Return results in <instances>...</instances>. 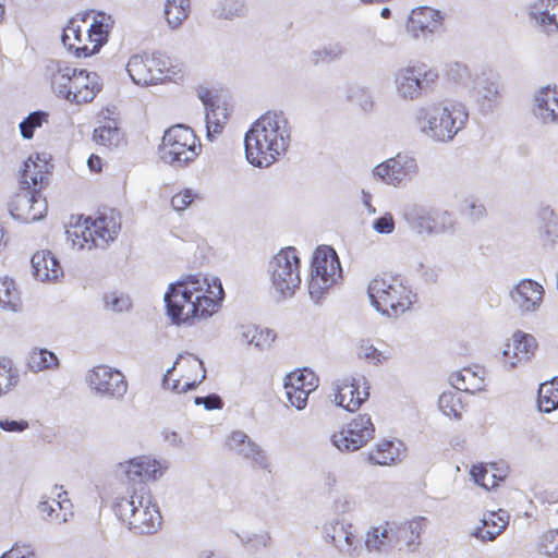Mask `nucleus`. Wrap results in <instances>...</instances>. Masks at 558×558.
Returning a JSON list of instances; mask_svg holds the SVG:
<instances>
[{
    "label": "nucleus",
    "instance_id": "f3484780",
    "mask_svg": "<svg viewBox=\"0 0 558 558\" xmlns=\"http://www.w3.org/2000/svg\"><path fill=\"white\" fill-rule=\"evenodd\" d=\"M8 209L14 219L32 223L46 217L48 205L41 193L20 187L11 196Z\"/></svg>",
    "mask_w": 558,
    "mask_h": 558
},
{
    "label": "nucleus",
    "instance_id": "79ce46f5",
    "mask_svg": "<svg viewBox=\"0 0 558 558\" xmlns=\"http://www.w3.org/2000/svg\"><path fill=\"white\" fill-rule=\"evenodd\" d=\"M130 490L132 495L129 499L125 497L116 498L111 507L117 518L129 529L131 527V521L134 519L136 512L135 498H137V489L132 488Z\"/></svg>",
    "mask_w": 558,
    "mask_h": 558
},
{
    "label": "nucleus",
    "instance_id": "cd10ccee",
    "mask_svg": "<svg viewBox=\"0 0 558 558\" xmlns=\"http://www.w3.org/2000/svg\"><path fill=\"white\" fill-rule=\"evenodd\" d=\"M160 523L161 515L157 505L149 499L144 500V497L141 496L130 530L140 534H149L156 531Z\"/></svg>",
    "mask_w": 558,
    "mask_h": 558
},
{
    "label": "nucleus",
    "instance_id": "58836bf2",
    "mask_svg": "<svg viewBox=\"0 0 558 558\" xmlns=\"http://www.w3.org/2000/svg\"><path fill=\"white\" fill-rule=\"evenodd\" d=\"M400 460V451L391 440H383L369 451L368 461L378 465H390Z\"/></svg>",
    "mask_w": 558,
    "mask_h": 558
},
{
    "label": "nucleus",
    "instance_id": "f03ea898",
    "mask_svg": "<svg viewBox=\"0 0 558 558\" xmlns=\"http://www.w3.org/2000/svg\"><path fill=\"white\" fill-rule=\"evenodd\" d=\"M288 140V120L283 113L267 111L245 133V158L254 167L268 168L286 153Z\"/></svg>",
    "mask_w": 558,
    "mask_h": 558
},
{
    "label": "nucleus",
    "instance_id": "39448f33",
    "mask_svg": "<svg viewBox=\"0 0 558 558\" xmlns=\"http://www.w3.org/2000/svg\"><path fill=\"white\" fill-rule=\"evenodd\" d=\"M367 291L374 307L387 316L399 317L416 302V294L399 275L384 272L376 276Z\"/></svg>",
    "mask_w": 558,
    "mask_h": 558
},
{
    "label": "nucleus",
    "instance_id": "bf43d9fd",
    "mask_svg": "<svg viewBox=\"0 0 558 558\" xmlns=\"http://www.w3.org/2000/svg\"><path fill=\"white\" fill-rule=\"evenodd\" d=\"M88 168L94 172H100L102 169V159L95 154H92L87 160Z\"/></svg>",
    "mask_w": 558,
    "mask_h": 558
},
{
    "label": "nucleus",
    "instance_id": "4d7b16f0",
    "mask_svg": "<svg viewBox=\"0 0 558 558\" xmlns=\"http://www.w3.org/2000/svg\"><path fill=\"white\" fill-rule=\"evenodd\" d=\"M244 11V4L238 0H231L223 4L222 15L227 19H231L234 15H240Z\"/></svg>",
    "mask_w": 558,
    "mask_h": 558
},
{
    "label": "nucleus",
    "instance_id": "4c0bfd02",
    "mask_svg": "<svg viewBox=\"0 0 558 558\" xmlns=\"http://www.w3.org/2000/svg\"><path fill=\"white\" fill-rule=\"evenodd\" d=\"M0 307L16 312L22 308L20 290L15 281L8 277H0Z\"/></svg>",
    "mask_w": 558,
    "mask_h": 558
},
{
    "label": "nucleus",
    "instance_id": "6ab92c4d",
    "mask_svg": "<svg viewBox=\"0 0 558 558\" xmlns=\"http://www.w3.org/2000/svg\"><path fill=\"white\" fill-rule=\"evenodd\" d=\"M120 468L123 470L128 490L136 488L135 485H141L140 490H143L144 483L159 478L167 469L160 461L147 456L130 459L121 463Z\"/></svg>",
    "mask_w": 558,
    "mask_h": 558
},
{
    "label": "nucleus",
    "instance_id": "052dcab7",
    "mask_svg": "<svg viewBox=\"0 0 558 558\" xmlns=\"http://www.w3.org/2000/svg\"><path fill=\"white\" fill-rule=\"evenodd\" d=\"M485 214V208L483 205L478 204H470L469 206V216L472 218H480Z\"/></svg>",
    "mask_w": 558,
    "mask_h": 558
},
{
    "label": "nucleus",
    "instance_id": "c03bdc74",
    "mask_svg": "<svg viewBox=\"0 0 558 558\" xmlns=\"http://www.w3.org/2000/svg\"><path fill=\"white\" fill-rule=\"evenodd\" d=\"M20 380L19 372L8 357H0V397L13 390Z\"/></svg>",
    "mask_w": 558,
    "mask_h": 558
},
{
    "label": "nucleus",
    "instance_id": "680f3d73",
    "mask_svg": "<svg viewBox=\"0 0 558 558\" xmlns=\"http://www.w3.org/2000/svg\"><path fill=\"white\" fill-rule=\"evenodd\" d=\"M344 49L342 47H338L336 51H324L328 57L336 58L343 53Z\"/></svg>",
    "mask_w": 558,
    "mask_h": 558
},
{
    "label": "nucleus",
    "instance_id": "49530a36",
    "mask_svg": "<svg viewBox=\"0 0 558 558\" xmlns=\"http://www.w3.org/2000/svg\"><path fill=\"white\" fill-rule=\"evenodd\" d=\"M495 468L493 465L486 466L483 464L473 465L471 469V475L476 484L484 487L485 489H492L498 485V480L495 474Z\"/></svg>",
    "mask_w": 558,
    "mask_h": 558
},
{
    "label": "nucleus",
    "instance_id": "f704fd0d",
    "mask_svg": "<svg viewBox=\"0 0 558 558\" xmlns=\"http://www.w3.org/2000/svg\"><path fill=\"white\" fill-rule=\"evenodd\" d=\"M532 13L545 31H558V0H538Z\"/></svg>",
    "mask_w": 558,
    "mask_h": 558
},
{
    "label": "nucleus",
    "instance_id": "ea45409f",
    "mask_svg": "<svg viewBox=\"0 0 558 558\" xmlns=\"http://www.w3.org/2000/svg\"><path fill=\"white\" fill-rule=\"evenodd\" d=\"M190 0H167L165 17L171 28L180 27L190 14Z\"/></svg>",
    "mask_w": 558,
    "mask_h": 558
},
{
    "label": "nucleus",
    "instance_id": "b1692460",
    "mask_svg": "<svg viewBox=\"0 0 558 558\" xmlns=\"http://www.w3.org/2000/svg\"><path fill=\"white\" fill-rule=\"evenodd\" d=\"M537 344L533 336L517 331L505 344L502 351V364L511 369L524 362H527L535 352Z\"/></svg>",
    "mask_w": 558,
    "mask_h": 558
},
{
    "label": "nucleus",
    "instance_id": "423d86ee",
    "mask_svg": "<svg viewBox=\"0 0 558 558\" xmlns=\"http://www.w3.org/2000/svg\"><path fill=\"white\" fill-rule=\"evenodd\" d=\"M121 222L113 213L101 214L96 218L78 216L71 220L66 236L78 250L105 247L119 234Z\"/></svg>",
    "mask_w": 558,
    "mask_h": 558
},
{
    "label": "nucleus",
    "instance_id": "f8f14e48",
    "mask_svg": "<svg viewBox=\"0 0 558 558\" xmlns=\"http://www.w3.org/2000/svg\"><path fill=\"white\" fill-rule=\"evenodd\" d=\"M270 278L282 295H292L301 283V260L293 246L281 248L270 262Z\"/></svg>",
    "mask_w": 558,
    "mask_h": 558
},
{
    "label": "nucleus",
    "instance_id": "5701e85b",
    "mask_svg": "<svg viewBox=\"0 0 558 558\" xmlns=\"http://www.w3.org/2000/svg\"><path fill=\"white\" fill-rule=\"evenodd\" d=\"M417 172V165L413 157L398 154L374 169V175L378 177L385 183L399 185L403 181L410 180Z\"/></svg>",
    "mask_w": 558,
    "mask_h": 558
},
{
    "label": "nucleus",
    "instance_id": "f257e3e1",
    "mask_svg": "<svg viewBox=\"0 0 558 558\" xmlns=\"http://www.w3.org/2000/svg\"><path fill=\"white\" fill-rule=\"evenodd\" d=\"M225 300L220 279L187 275L165 293L167 315L177 325H193L215 315Z\"/></svg>",
    "mask_w": 558,
    "mask_h": 558
},
{
    "label": "nucleus",
    "instance_id": "393cba45",
    "mask_svg": "<svg viewBox=\"0 0 558 558\" xmlns=\"http://www.w3.org/2000/svg\"><path fill=\"white\" fill-rule=\"evenodd\" d=\"M441 24L442 16L439 11L429 7H418L411 11L405 28L411 36L418 38L437 32Z\"/></svg>",
    "mask_w": 558,
    "mask_h": 558
},
{
    "label": "nucleus",
    "instance_id": "864d4df0",
    "mask_svg": "<svg viewBox=\"0 0 558 558\" xmlns=\"http://www.w3.org/2000/svg\"><path fill=\"white\" fill-rule=\"evenodd\" d=\"M373 228L378 233L389 234L395 230V219L390 213H386L384 216L377 218Z\"/></svg>",
    "mask_w": 558,
    "mask_h": 558
},
{
    "label": "nucleus",
    "instance_id": "6e6552de",
    "mask_svg": "<svg viewBox=\"0 0 558 558\" xmlns=\"http://www.w3.org/2000/svg\"><path fill=\"white\" fill-rule=\"evenodd\" d=\"M201 150L198 137L190 126L183 124L169 128L159 146L161 159L175 167L187 166L195 160Z\"/></svg>",
    "mask_w": 558,
    "mask_h": 558
},
{
    "label": "nucleus",
    "instance_id": "9d476101",
    "mask_svg": "<svg viewBox=\"0 0 558 558\" xmlns=\"http://www.w3.org/2000/svg\"><path fill=\"white\" fill-rule=\"evenodd\" d=\"M342 278V269L336 251L328 245L318 246L311 264L308 292L319 300Z\"/></svg>",
    "mask_w": 558,
    "mask_h": 558
},
{
    "label": "nucleus",
    "instance_id": "603ef678",
    "mask_svg": "<svg viewBox=\"0 0 558 558\" xmlns=\"http://www.w3.org/2000/svg\"><path fill=\"white\" fill-rule=\"evenodd\" d=\"M0 558H37L34 548L27 544H14Z\"/></svg>",
    "mask_w": 558,
    "mask_h": 558
},
{
    "label": "nucleus",
    "instance_id": "a878e982",
    "mask_svg": "<svg viewBox=\"0 0 558 558\" xmlns=\"http://www.w3.org/2000/svg\"><path fill=\"white\" fill-rule=\"evenodd\" d=\"M325 538L341 553L352 555L359 543L356 529L343 520L335 521L324 529Z\"/></svg>",
    "mask_w": 558,
    "mask_h": 558
},
{
    "label": "nucleus",
    "instance_id": "13d9d810",
    "mask_svg": "<svg viewBox=\"0 0 558 558\" xmlns=\"http://www.w3.org/2000/svg\"><path fill=\"white\" fill-rule=\"evenodd\" d=\"M546 235L550 243H555L558 240V220H549L546 225Z\"/></svg>",
    "mask_w": 558,
    "mask_h": 558
},
{
    "label": "nucleus",
    "instance_id": "4be33fe9",
    "mask_svg": "<svg viewBox=\"0 0 558 558\" xmlns=\"http://www.w3.org/2000/svg\"><path fill=\"white\" fill-rule=\"evenodd\" d=\"M52 168V163L45 156H29L20 171L19 186L41 193L49 182Z\"/></svg>",
    "mask_w": 558,
    "mask_h": 558
},
{
    "label": "nucleus",
    "instance_id": "338daca9",
    "mask_svg": "<svg viewBox=\"0 0 558 558\" xmlns=\"http://www.w3.org/2000/svg\"><path fill=\"white\" fill-rule=\"evenodd\" d=\"M117 300L112 302V306L116 307Z\"/></svg>",
    "mask_w": 558,
    "mask_h": 558
},
{
    "label": "nucleus",
    "instance_id": "412c9836",
    "mask_svg": "<svg viewBox=\"0 0 558 558\" xmlns=\"http://www.w3.org/2000/svg\"><path fill=\"white\" fill-rule=\"evenodd\" d=\"M89 387L97 393L106 397H122L128 389L124 375L107 365L95 366L87 375Z\"/></svg>",
    "mask_w": 558,
    "mask_h": 558
},
{
    "label": "nucleus",
    "instance_id": "bb28decb",
    "mask_svg": "<svg viewBox=\"0 0 558 558\" xmlns=\"http://www.w3.org/2000/svg\"><path fill=\"white\" fill-rule=\"evenodd\" d=\"M73 505L68 496V493L61 489H56L52 496L43 500L38 505L40 514L57 524L66 522L72 515Z\"/></svg>",
    "mask_w": 558,
    "mask_h": 558
},
{
    "label": "nucleus",
    "instance_id": "473e14b6",
    "mask_svg": "<svg viewBox=\"0 0 558 558\" xmlns=\"http://www.w3.org/2000/svg\"><path fill=\"white\" fill-rule=\"evenodd\" d=\"M93 141L109 149L118 148L125 143L124 134L118 126L116 119H107L104 124L94 129Z\"/></svg>",
    "mask_w": 558,
    "mask_h": 558
},
{
    "label": "nucleus",
    "instance_id": "2eb2a0df",
    "mask_svg": "<svg viewBox=\"0 0 558 558\" xmlns=\"http://www.w3.org/2000/svg\"><path fill=\"white\" fill-rule=\"evenodd\" d=\"M375 433L367 414H359L331 436L332 444L341 451H355L365 446Z\"/></svg>",
    "mask_w": 558,
    "mask_h": 558
},
{
    "label": "nucleus",
    "instance_id": "6e6d98bb",
    "mask_svg": "<svg viewBox=\"0 0 558 558\" xmlns=\"http://www.w3.org/2000/svg\"><path fill=\"white\" fill-rule=\"evenodd\" d=\"M195 403L203 404L207 410L221 409L223 405L222 400L217 395H209L207 397H196Z\"/></svg>",
    "mask_w": 558,
    "mask_h": 558
},
{
    "label": "nucleus",
    "instance_id": "72a5a7b5",
    "mask_svg": "<svg viewBox=\"0 0 558 558\" xmlns=\"http://www.w3.org/2000/svg\"><path fill=\"white\" fill-rule=\"evenodd\" d=\"M509 523L508 515L505 511H492L486 514L474 533L482 541H494L499 536Z\"/></svg>",
    "mask_w": 558,
    "mask_h": 558
},
{
    "label": "nucleus",
    "instance_id": "7ed1b4c3",
    "mask_svg": "<svg viewBox=\"0 0 558 558\" xmlns=\"http://www.w3.org/2000/svg\"><path fill=\"white\" fill-rule=\"evenodd\" d=\"M114 20L105 12H84L73 16L63 28L62 43L76 58H88L108 43Z\"/></svg>",
    "mask_w": 558,
    "mask_h": 558
},
{
    "label": "nucleus",
    "instance_id": "1a4fd4ad",
    "mask_svg": "<svg viewBox=\"0 0 558 558\" xmlns=\"http://www.w3.org/2000/svg\"><path fill=\"white\" fill-rule=\"evenodd\" d=\"M421 521L398 524L385 521L371 527L365 536V546L369 551H381L392 547H411L418 543Z\"/></svg>",
    "mask_w": 558,
    "mask_h": 558
},
{
    "label": "nucleus",
    "instance_id": "c756f323",
    "mask_svg": "<svg viewBox=\"0 0 558 558\" xmlns=\"http://www.w3.org/2000/svg\"><path fill=\"white\" fill-rule=\"evenodd\" d=\"M450 383L458 391L476 393L485 389V369L481 366L463 367L450 375Z\"/></svg>",
    "mask_w": 558,
    "mask_h": 558
},
{
    "label": "nucleus",
    "instance_id": "0eeeda50",
    "mask_svg": "<svg viewBox=\"0 0 558 558\" xmlns=\"http://www.w3.org/2000/svg\"><path fill=\"white\" fill-rule=\"evenodd\" d=\"M466 119L468 113L461 107L444 104L424 108L417 117L421 130L441 142L452 140Z\"/></svg>",
    "mask_w": 558,
    "mask_h": 558
},
{
    "label": "nucleus",
    "instance_id": "a19ab883",
    "mask_svg": "<svg viewBox=\"0 0 558 558\" xmlns=\"http://www.w3.org/2000/svg\"><path fill=\"white\" fill-rule=\"evenodd\" d=\"M537 403L539 410L546 413L558 408V377L545 381L539 386Z\"/></svg>",
    "mask_w": 558,
    "mask_h": 558
},
{
    "label": "nucleus",
    "instance_id": "2f4dec72",
    "mask_svg": "<svg viewBox=\"0 0 558 558\" xmlns=\"http://www.w3.org/2000/svg\"><path fill=\"white\" fill-rule=\"evenodd\" d=\"M238 445L245 447L242 448L240 452L244 458L251 460L253 469L269 468L268 459L264 451L255 444H252L247 436L241 432L232 433L228 439V446L230 448H234Z\"/></svg>",
    "mask_w": 558,
    "mask_h": 558
},
{
    "label": "nucleus",
    "instance_id": "69168bd1",
    "mask_svg": "<svg viewBox=\"0 0 558 558\" xmlns=\"http://www.w3.org/2000/svg\"><path fill=\"white\" fill-rule=\"evenodd\" d=\"M367 205H368V207H369L371 211H372V213H375V208H374V207H371V205H369V204H367Z\"/></svg>",
    "mask_w": 558,
    "mask_h": 558
},
{
    "label": "nucleus",
    "instance_id": "37998d69",
    "mask_svg": "<svg viewBox=\"0 0 558 558\" xmlns=\"http://www.w3.org/2000/svg\"><path fill=\"white\" fill-rule=\"evenodd\" d=\"M27 366L35 373L41 372L58 366V357L51 351L33 349L27 356Z\"/></svg>",
    "mask_w": 558,
    "mask_h": 558
},
{
    "label": "nucleus",
    "instance_id": "0e129e2a",
    "mask_svg": "<svg viewBox=\"0 0 558 558\" xmlns=\"http://www.w3.org/2000/svg\"><path fill=\"white\" fill-rule=\"evenodd\" d=\"M4 15V5L2 3H0V20L3 17Z\"/></svg>",
    "mask_w": 558,
    "mask_h": 558
},
{
    "label": "nucleus",
    "instance_id": "c9c22d12",
    "mask_svg": "<svg viewBox=\"0 0 558 558\" xmlns=\"http://www.w3.org/2000/svg\"><path fill=\"white\" fill-rule=\"evenodd\" d=\"M535 101L544 120L558 121V87H543L537 93Z\"/></svg>",
    "mask_w": 558,
    "mask_h": 558
},
{
    "label": "nucleus",
    "instance_id": "7c9ffc66",
    "mask_svg": "<svg viewBox=\"0 0 558 558\" xmlns=\"http://www.w3.org/2000/svg\"><path fill=\"white\" fill-rule=\"evenodd\" d=\"M34 275L41 281H56L63 276V268L50 251L36 252L32 257Z\"/></svg>",
    "mask_w": 558,
    "mask_h": 558
},
{
    "label": "nucleus",
    "instance_id": "3c124183",
    "mask_svg": "<svg viewBox=\"0 0 558 558\" xmlns=\"http://www.w3.org/2000/svg\"><path fill=\"white\" fill-rule=\"evenodd\" d=\"M197 197L191 189H183L171 197V206L177 211H183L192 205Z\"/></svg>",
    "mask_w": 558,
    "mask_h": 558
},
{
    "label": "nucleus",
    "instance_id": "dca6fc26",
    "mask_svg": "<svg viewBox=\"0 0 558 558\" xmlns=\"http://www.w3.org/2000/svg\"><path fill=\"white\" fill-rule=\"evenodd\" d=\"M198 97L206 107L207 136L214 138L220 135L227 126L231 107L226 101L221 90L201 87Z\"/></svg>",
    "mask_w": 558,
    "mask_h": 558
},
{
    "label": "nucleus",
    "instance_id": "de8ad7c7",
    "mask_svg": "<svg viewBox=\"0 0 558 558\" xmlns=\"http://www.w3.org/2000/svg\"><path fill=\"white\" fill-rule=\"evenodd\" d=\"M48 113L44 111L32 112L20 123L21 134L24 138H32L36 129L48 122Z\"/></svg>",
    "mask_w": 558,
    "mask_h": 558
},
{
    "label": "nucleus",
    "instance_id": "e2e57ef3",
    "mask_svg": "<svg viewBox=\"0 0 558 558\" xmlns=\"http://www.w3.org/2000/svg\"><path fill=\"white\" fill-rule=\"evenodd\" d=\"M380 15H381V17H384V19H389V17L391 16V11H390V9H388V8H384V9H381Z\"/></svg>",
    "mask_w": 558,
    "mask_h": 558
},
{
    "label": "nucleus",
    "instance_id": "5fc2aeb1",
    "mask_svg": "<svg viewBox=\"0 0 558 558\" xmlns=\"http://www.w3.org/2000/svg\"><path fill=\"white\" fill-rule=\"evenodd\" d=\"M29 427V423L26 420H1L0 428L8 433H22Z\"/></svg>",
    "mask_w": 558,
    "mask_h": 558
},
{
    "label": "nucleus",
    "instance_id": "9b49d317",
    "mask_svg": "<svg viewBox=\"0 0 558 558\" xmlns=\"http://www.w3.org/2000/svg\"><path fill=\"white\" fill-rule=\"evenodd\" d=\"M170 58L161 52L135 54L130 58L126 70L137 85H154L175 74Z\"/></svg>",
    "mask_w": 558,
    "mask_h": 558
},
{
    "label": "nucleus",
    "instance_id": "aec40b11",
    "mask_svg": "<svg viewBox=\"0 0 558 558\" xmlns=\"http://www.w3.org/2000/svg\"><path fill=\"white\" fill-rule=\"evenodd\" d=\"M368 397L369 385L364 377H347L335 385V403L349 412L357 411Z\"/></svg>",
    "mask_w": 558,
    "mask_h": 558
},
{
    "label": "nucleus",
    "instance_id": "a211bd4d",
    "mask_svg": "<svg viewBox=\"0 0 558 558\" xmlns=\"http://www.w3.org/2000/svg\"><path fill=\"white\" fill-rule=\"evenodd\" d=\"M318 376L307 367L290 372L283 380L286 397L298 410L306 407L310 395L318 388Z\"/></svg>",
    "mask_w": 558,
    "mask_h": 558
},
{
    "label": "nucleus",
    "instance_id": "e433bc0d",
    "mask_svg": "<svg viewBox=\"0 0 558 558\" xmlns=\"http://www.w3.org/2000/svg\"><path fill=\"white\" fill-rule=\"evenodd\" d=\"M354 355L357 360L375 366L381 365L390 359L386 350L377 348L369 339H361L355 343Z\"/></svg>",
    "mask_w": 558,
    "mask_h": 558
},
{
    "label": "nucleus",
    "instance_id": "4468645a",
    "mask_svg": "<svg viewBox=\"0 0 558 558\" xmlns=\"http://www.w3.org/2000/svg\"><path fill=\"white\" fill-rule=\"evenodd\" d=\"M437 80V71L423 62H415L399 70L396 76L398 93L408 99L417 98Z\"/></svg>",
    "mask_w": 558,
    "mask_h": 558
},
{
    "label": "nucleus",
    "instance_id": "09e8293b",
    "mask_svg": "<svg viewBox=\"0 0 558 558\" xmlns=\"http://www.w3.org/2000/svg\"><path fill=\"white\" fill-rule=\"evenodd\" d=\"M246 337L250 338V343L258 349L269 348L276 339V335L271 330L257 327L247 330Z\"/></svg>",
    "mask_w": 558,
    "mask_h": 558
},
{
    "label": "nucleus",
    "instance_id": "ddd939ff",
    "mask_svg": "<svg viewBox=\"0 0 558 558\" xmlns=\"http://www.w3.org/2000/svg\"><path fill=\"white\" fill-rule=\"evenodd\" d=\"M206 376L203 362L193 354H181L167 371L163 385L175 393H183L198 386Z\"/></svg>",
    "mask_w": 558,
    "mask_h": 558
},
{
    "label": "nucleus",
    "instance_id": "a18cd8bd",
    "mask_svg": "<svg viewBox=\"0 0 558 558\" xmlns=\"http://www.w3.org/2000/svg\"><path fill=\"white\" fill-rule=\"evenodd\" d=\"M440 411L454 418H460L464 408L461 396L458 391H445L440 395L438 400Z\"/></svg>",
    "mask_w": 558,
    "mask_h": 558
},
{
    "label": "nucleus",
    "instance_id": "8fccbe9b",
    "mask_svg": "<svg viewBox=\"0 0 558 558\" xmlns=\"http://www.w3.org/2000/svg\"><path fill=\"white\" fill-rule=\"evenodd\" d=\"M539 549L549 557H558V529L548 530L542 535Z\"/></svg>",
    "mask_w": 558,
    "mask_h": 558
},
{
    "label": "nucleus",
    "instance_id": "c85d7f7f",
    "mask_svg": "<svg viewBox=\"0 0 558 558\" xmlns=\"http://www.w3.org/2000/svg\"><path fill=\"white\" fill-rule=\"evenodd\" d=\"M543 287L531 279L520 281L511 293L513 302L525 312L535 311L542 303Z\"/></svg>",
    "mask_w": 558,
    "mask_h": 558
},
{
    "label": "nucleus",
    "instance_id": "20e7f679",
    "mask_svg": "<svg viewBox=\"0 0 558 558\" xmlns=\"http://www.w3.org/2000/svg\"><path fill=\"white\" fill-rule=\"evenodd\" d=\"M53 94L72 105L83 106L94 101L102 89L99 76L70 63H58L49 74Z\"/></svg>",
    "mask_w": 558,
    "mask_h": 558
}]
</instances>
